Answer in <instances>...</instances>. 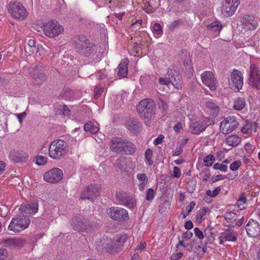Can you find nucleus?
Returning a JSON list of instances; mask_svg holds the SVG:
<instances>
[{
    "instance_id": "34",
    "label": "nucleus",
    "mask_w": 260,
    "mask_h": 260,
    "mask_svg": "<svg viewBox=\"0 0 260 260\" xmlns=\"http://www.w3.org/2000/svg\"><path fill=\"white\" fill-rule=\"evenodd\" d=\"M85 131L89 132L91 134H96L99 130V127L94 125L91 122H88L84 125Z\"/></svg>"
},
{
    "instance_id": "17",
    "label": "nucleus",
    "mask_w": 260,
    "mask_h": 260,
    "mask_svg": "<svg viewBox=\"0 0 260 260\" xmlns=\"http://www.w3.org/2000/svg\"><path fill=\"white\" fill-rule=\"evenodd\" d=\"M116 199L120 204L123 205L129 208H134L136 205L135 199L126 193H116Z\"/></svg>"
},
{
    "instance_id": "50",
    "label": "nucleus",
    "mask_w": 260,
    "mask_h": 260,
    "mask_svg": "<svg viewBox=\"0 0 260 260\" xmlns=\"http://www.w3.org/2000/svg\"><path fill=\"white\" fill-rule=\"evenodd\" d=\"M154 197V190L152 188H149L147 189L146 193V200L147 201H151L153 199Z\"/></svg>"
},
{
    "instance_id": "38",
    "label": "nucleus",
    "mask_w": 260,
    "mask_h": 260,
    "mask_svg": "<svg viewBox=\"0 0 260 260\" xmlns=\"http://www.w3.org/2000/svg\"><path fill=\"white\" fill-rule=\"evenodd\" d=\"M33 74H45L44 68L43 63H39L36 64L32 69Z\"/></svg>"
},
{
    "instance_id": "54",
    "label": "nucleus",
    "mask_w": 260,
    "mask_h": 260,
    "mask_svg": "<svg viewBox=\"0 0 260 260\" xmlns=\"http://www.w3.org/2000/svg\"><path fill=\"white\" fill-rule=\"evenodd\" d=\"M194 233L196 236L200 240H202L204 238L203 233L198 228H195L194 229Z\"/></svg>"
},
{
    "instance_id": "21",
    "label": "nucleus",
    "mask_w": 260,
    "mask_h": 260,
    "mask_svg": "<svg viewBox=\"0 0 260 260\" xmlns=\"http://www.w3.org/2000/svg\"><path fill=\"white\" fill-rule=\"evenodd\" d=\"M39 204L37 202H33L31 203L22 205L19 210L22 214L32 215L38 211Z\"/></svg>"
},
{
    "instance_id": "42",
    "label": "nucleus",
    "mask_w": 260,
    "mask_h": 260,
    "mask_svg": "<svg viewBox=\"0 0 260 260\" xmlns=\"http://www.w3.org/2000/svg\"><path fill=\"white\" fill-rule=\"evenodd\" d=\"M258 75H259V74L257 66L255 64H251L250 66L249 77H252Z\"/></svg>"
},
{
    "instance_id": "58",
    "label": "nucleus",
    "mask_w": 260,
    "mask_h": 260,
    "mask_svg": "<svg viewBox=\"0 0 260 260\" xmlns=\"http://www.w3.org/2000/svg\"><path fill=\"white\" fill-rule=\"evenodd\" d=\"M8 255V251L5 248L0 249V260H4Z\"/></svg>"
},
{
    "instance_id": "24",
    "label": "nucleus",
    "mask_w": 260,
    "mask_h": 260,
    "mask_svg": "<svg viewBox=\"0 0 260 260\" xmlns=\"http://www.w3.org/2000/svg\"><path fill=\"white\" fill-rule=\"evenodd\" d=\"M243 24L245 28L252 30L257 26V22L252 16L245 15L243 20Z\"/></svg>"
},
{
    "instance_id": "27",
    "label": "nucleus",
    "mask_w": 260,
    "mask_h": 260,
    "mask_svg": "<svg viewBox=\"0 0 260 260\" xmlns=\"http://www.w3.org/2000/svg\"><path fill=\"white\" fill-rule=\"evenodd\" d=\"M116 166L122 171H125L127 169V161L125 157H120L116 162Z\"/></svg>"
},
{
    "instance_id": "6",
    "label": "nucleus",
    "mask_w": 260,
    "mask_h": 260,
    "mask_svg": "<svg viewBox=\"0 0 260 260\" xmlns=\"http://www.w3.org/2000/svg\"><path fill=\"white\" fill-rule=\"evenodd\" d=\"M71 224L74 230L81 232H90L95 227V224L88 218L83 216L74 217L72 219Z\"/></svg>"
},
{
    "instance_id": "29",
    "label": "nucleus",
    "mask_w": 260,
    "mask_h": 260,
    "mask_svg": "<svg viewBox=\"0 0 260 260\" xmlns=\"http://www.w3.org/2000/svg\"><path fill=\"white\" fill-rule=\"evenodd\" d=\"M222 27V25L221 23L217 21H215V22H213L210 24L207 25V28L209 30L214 31L216 34H219Z\"/></svg>"
},
{
    "instance_id": "49",
    "label": "nucleus",
    "mask_w": 260,
    "mask_h": 260,
    "mask_svg": "<svg viewBox=\"0 0 260 260\" xmlns=\"http://www.w3.org/2000/svg\"><path fill=\"white\" fill-rule=\"evenodd\" d=\"M47 158L44 156H38L36 157V163L38 165H44L47 162Z\"/></svg>"
},
{
    "instance_id": "31",
    "label": "nucleus",
    "mask_w": 260,
    "mask_h": 260,
    "mask_svg": "<svg viewBox=\"0 0 260 260\" xmlns=\"http://www.w3.org/2000/svg\"><path fill=\"white\" fill-rule=\"evenodd\" d=\"M167 76L168 77L169 82L173 85L178 84L180 83V76L178 74L175 75L172 73V71H168Z\"/></svg>"
},
{
    "instance_id": "16",
    "label": "nucleus",
    "mask_w": 260,
    "mask_h": 260,
    "mask_svg": "<svg viewBox=\"0 0 260 260\" xmlns=\"http://www.w3.org/2000/svg\"><path fill=\"white\" fill-rule=\"evenodd\" d=\"M203 83L211 90L214 91L217 88V81L213 73L210 71H205L201 74Z\"/></svg>"
},
{
    "instance_id": "25",
    "label": "nucleus",
    "mask_w": 260,
    "mask_h": 260,
    "mask_svg": "<svg viewBox=\"0 0 260 260\" xmlns=\"http://www.w3.org/2000/svg\"><path fill=\"white\" fill-rule=\"evenodd\" d=\"M241 142L240 137L237 135H231L225 139V142L232 147L237 146Z\"/></svg>"
},
{
    "instance_id": "5",
    "label": "nucleus",
    "mask_w": 260,
    "mask_h": 260,
    "mask_svg": "<svg viewBox=\"0 0 260 260\" xmlns=\"http://www.w3.org/2000/svg\"><path fill=\"white\" fill-rule=\"evenodd\" d=\"M74 47L81 54L89 56L94 50L93 44L84 36H78L74 39Z\"/></svg>"
},
{
    "instance_id": "19",
    "label": "nucleus",
    "mask_w": 260,
    "mask_h": 260,
    "mask_svg": "<svg viewBox=\"0 0 260 260\" xmlns=\"http://www.w3.org/2000/svg\"><path fill=\"white\" fill-rule=\"evenodd\" d=\"M208 119H204L203 120L196 121L191 123L189 126V129L191 133L198 135L204 131L209 126L207 123Z\"/></svg>"
},
{
    "instance_id": "48",
    "label": "nucleus",
    "mask_w": 260,
    "mask_h": 260,
    "mask_svg": "<svg viewBox=\"0 0 260 260\" xmlns=\"http://www.w3.org/2000/svg\"><path fill=\"white\" fill-rule=\"evenodd\" d=\"M221 190L220 186L216 187L213 191L208 190L206 192V194L210 197H215L218 194Z\"/></svg>"
},
{
    "instance_id": "2",
    "label": "nucleus",
    "mask_w": 260,
    "mask_h": 260,
    "mask_svg": "<svg viewBox=\"0 0 260 260\" xmlns=\"http://www.w3.org/2000/svg\"><path fill=\"white\" fill-rule=\"evenodd\" d=\"M110 148L117 154L132 155L136 150L135 145L130 141L122 138L115 137L111 140Z\"/></svg>"
},
{
    "instance_id": "9",
    "label": "nucleus",
    "mask_w": 260,
    "mask_h": 260,
    "mask_svg": "<svg viewBox=\"0 0 260 260\" xmlns=\"http://www.w3.org/2000/svg\"><path fill=\"white\" fill-rule=\"evenodd\" d=\"M63 27L56 20H51L44 26V34L49 37L54 38L59 35L63 31Z\"/></svg>"
},
{
    "instance_id": "64",
    "label": "nucleus",
    "mask_w": 260,
    "mask_h": 260,
    "mask_svg": "<svg viewBox=\"0 0 260 260\" xmlns=\"http://www.w3.org/2000/svg\"><path fill=\"white\" fill-rule=\"evenodd\" d=\"M183 152V149L182 147L179 146V147L176 148V150L173 152L172 155L173 156H176L180 155Z\"/></svg>"
},
{
    "instance_id": "39",
    "label": "nucleus",
    "mask_w": 260,
    "mask_h": 260,
    "mask_svg": "<svg viewBox=\"0 0 260 260\" xmlns=\"http://www.w3.org/2000/svg\"><path fill=\"white\" fill-rule=\"evenodd\" d=\"M212 229L208 226L205 230V237L210 242H212L214 240V234L211 232Z\"/></svg>"
},
{
    "instance_id": "40",
    "label": "nucleus",
    "mask_w": 260,
    "mask_h": 260,
    "mask_svg": "<svg viewBox=\"0 0 260 260\" xmlns=\"http://www.w3.org/2000/svg\"><path fill=\"white\" fill-rule=\"evenodd\" d=\"M246 199L244 193H242L240 194V197L237 202V205L238 207L242 210L244 208L243 206L246 203Z\"/></svg>"
},
{
    "instance_id": "11",
    "label": "nucleus",
    "mask_w": 260,
    "mask_h": 260,
    "mask_svg": "<svg viewBox=\"0 0 260 260\" xmlns=\"http://www.w3.org/2000/svg\"><path fill=\"white\" fill-rule=\"evenodd\" d=\"M239 123L235 116H230L222 121L220 125V132L223 134L232 133L238 126Z\"/></svg>"
},
{
    "instance_id": "44",
    "label": "nucleus",
    "mask_w": 260,
    "mask_h": 260,
    "mask_svg": "<svg viewBox=\"0 0 260 260\" xmlns=\"http://www.w3.org/2000/svg\"><path fill=\"white\" fill-rule=\"evenodd\" d=\"M183 21L182 19H178L172 22L169 26L170 30L173 31L182 25Z\"/></svg>"
},
{
    "instance_id": "57",
    "label": "nucleus",
    "mask_w": 260,
    "mask_h": 260,
    "mask_svg": "<svg viewBox=\"0 0 260 260\" xmlns=\"http://www.w3.org/2000/svg\"><path fill=\"white\" fill-rule=\"evenodd\" d=\"M142 23V20L141 19L136 20L135 22L133 23L131 27L133 29H139L141 24Z\"/></svg>"
},
{
    "instance_id": "41",
    "label": "nucleus",
    "mask_w": 260,
    "mask_h": 260,
    "mask_svg": "<svg viewBox=\"0 0 260 260\" xmlns=\"http://www.w3.org/2000/svg\"><path fill=\"white\" fill-rule=\"evenodd\" d=\"M153 152L150 149H147L145 152V158L147 161V164L149 166L152 165L153 161L151 158L152 157Z\"/></svg>"
},
{
    "instance_id": "53",
    "label": "nucleus",
    "mask_w": 260,
    "mask_h": 260,
    "mask_svg": "<svg viewBox=\"0 0 260 260\" xmlns=\"http://www.w3.org/2000/svg\"><path fill=\"white\" fill-rule=\"evenodd\" d=\"M137 178L141 182L147 183L148 181V178H147L146 175L144 173L138 174L137 175Z\"/></svg>"
},
{
    "instance_id": "12",
    "label": "nucleus",
    "mask_w": 260,
    "mask_h": 260,
    "mask_svg": "<svg viewBox=\"0 0 260 260\" xmlns=\"http://www.w3.org/2000/svg\"><path fill=\"white\" fill-rule=\"evenodd\" d=\"M240 4L239 0H224L221 9V13L225 17L233 15Z\"/></svg>"
},
{
    "instance_id": "35",
    "label": "nucleus",
    "mask_w": 260,
    "mask_h": 260,
    "mask_svg": "<svg viewBox=\"0 0 260 260\" xmlns=\"http://www.w3.org/2000/svg\"><path fill=\"white\" fill-rule=\"evenodd\" d=\"M251 121H246L243 127L241 128V132L243 134H250L252 131H254L253 127L251 125Z\"/></svg>"
},
{
    "instance_id": "59",
    "label": "nucleus",
    "mask_w": 260,
    "mask_h": 260,
    "mask_svg": "<svg viewBox=\"0 0 260 260\" xmlns=\"http://www.w3.org/2000/svg\"><path fill=\"white\" fill-rule=\"evenodd\" d=\"M181 176L180 169L177 167H174L173 168V176L175 178H179Z\"/></svg>"
},
{
    "instance_id": "62",
    "label": "nucleus",
    "mask_w": 260,
    "mask_h": 260,
    "mask_svg": "<svg viewBox=\"0 0 260 260\" xmlns=\"http://www.w3.org/2000/svg\"><path fill=\"white\" fill-rule=\"evenodd\" d=\"M196 205V203L192 201L190 202L189 205L187 206L186 208L187 215H189L190 212L192 211V210L194 208V206Z\"/></svg>"
},
{
    "instance_id": "13",
    "label": "nucleus",
    "mask_w": 260,
    "mask_h": 260,
    "mask_svg": "<svg viewBox=\"0 0 260 260\" xmlns=\"http://www.w3.org/2000/svg\"><path fill=\"white\" fill-rule=\"evenodd\" d=\"M229 84L231 88L238 91L242 88L243 85V77L242 72L237 69H234L230 75Z\"/></svg>"
},
{
    "instance_id": "1",
    "label": "nucleus",
    "mask_w": 260,
    "mask_h": 260,
    "mask_svg": "<svg viewBox=\"0 0 260 260\" xmlns=\"http://www.w3.org/2000/svg\"><path fill=\"white\" fill-rule=\"evenodd\" d=\"M139 116L147 125L156 116V108L154 101L150 99L142 100L137 106Z\"/></svg>"
},
{
    "instance_id": "63",
    "label": "nucleus",
    "mask_w": 260,
    "mask_h": 260,
    "mask_svg": "<svg viewBox=\"0 0 260 260\" xmlns=\"http://www.w3.org/2000/svg\"><path fill=\"white\" fill-rule=\"evenodd\" d=\"M164 139V136L162 135H160L157 138H156L154 140L153 144L155 145H158L162 142V140Z\"/></svg>"
},
{
    "instance_id": "26",
    "label": "nucleus",
    "mask_w": 260,
    "mask_h": 260,
    "mask_svg": "<svg viewBox=\"0 0 260 260\" xmlns=\"http://www.w3.org/2000/svg\"><path fill=\"white\" fill-rule=\"evenodd\" d=\"M46 80L45 74H33L32 82L34 85H41Z\"/></svg>"
},
{
    "instance_id": "32",
    "label": "nucleus",
    "mask_w": 260,
    "mask_h": 260,
    "mask_svg": "<svg viewBox=\"0 0 260 260\" xmlns=\"http://www.w3.org/2000/svg\"><path fill=\"white\" fill-rule=\"evenodd\" d=\"M9 158L14 162H19L23 160L22 154L18 152L14 151L10 152Z\"/></svg>"
},
{
    "instance_id": "37",
    "label": "nucleus",
    "mask_w": 260,
    "mask_h": 260,
    "mask_svg": "<svg viewBox=\"0 0 260 260\" xmlns=\"http://www.w3.org/2000/svg\"><path fill=\"white\" fill-rule=\"evenodd\" d=\"M215 160V156L212 154H209L204 158V163L206 167L211 166Z\"/></svg>"
},
{
    "instance_id": "3",
    "label": "nucleus",
    "mask_w": 260,
    "mask_h": 260,
    "mask_svg": "<svg viewBox=\"0 0 260 260\" xmlns=\"http://www.w3.org/2000/svg\"><path fill=\"white\" fill-rule=\"evenodd\" d=\"M68 153L67 143L61 139L54 140L51 142L48 155L52 159L60 160L65 158Z\"/></svg>"
},
{
    "instance_id": "46",
    "label": "nucleus",
    "mask_w": 260,
    "mask_h": 260,
    "mask_svg": "<svg viewBox=\"0 0 260 260\" xmlns=\"http://www.w3.org/2000/svg\"><path fill=\"white\" fill-rule=\"evenodd\" d=\"M235 213L233 212H227L224 215L225 220L230 222H232L236 220Z\"/></svg>"
},
{
    "instance_id": "22",
    "label": "nucleus",
    "mask_w": 260,
    "mask_h": 260,
    "mask_svg": "<svg viewBox=\"0 0 260 260\" xmlns=\"http://www.w3.org/2000/svg\"><path fill=\"white\" fill-rule=\"evenodd\" d=\"M129 60L127 58H124L121 60L120 63L118 66V71L117 72V76L119 78L126 77L128 73V65Z\"/></svg>"
},
{
    "instance_id": "15",
    "label": "nucleus",
    "mask_w": 260,
    "mask_h": 260,
    "mask_svg": "<svg viewBox=\"0 0 260 260\" xmlns=\"http://www.w3.org/2000/svg\"><path fill=\"white\" fill-rule=\"evenodd\" d=\"M63 172L61 170L54 168L45 173L44 175V180L49 183H55L62 180Z\"/></svg>"
},
{
    "instance_id": "10",
    "label": "nucleus",
    "mask_w": 260,
    "mask_h": 260,
    "mask_svg": "<svg viewBox=\"0 0 260 260\" xmlns=\"http://www.w3.org/2000/svg\"><path fill=\"white\" fill-rule=\"evenodd\" d=\"M107 213L111 219L116 221H123L128 219L127 211L120 207H112L107 209Z\"/></svg>"
},
{
    "instance_id": "23",
    "label": "nucleus",
    "mask_w": 260,
    "mask_h": 260,
    "mask_svg": "<svg viewBox=\"0 0 260 260\" xmlns=\"http://www.w3.org/2000/svg\"><path fill=\"white\" fill-rule=\"evenodd\" d=\"M126 126L131 132L135 134L139 131L141 124L138 119L129 118L126 122Z\"/></svg>"
},
{
    "instance_id": "45",
    "label": "nucleus",
    "mask_w": 260,
    "mask_h": 260,
    "mask_svg": "<svg viewBox=\"0 0 260 260\" xmlns=\"http://www.w3.org/2000/svg\"><path fill=\"white\" fill-rule=\"evenodd\" d=\"M158 107L162 111V112H165L168 110V105L164 101L161 99H159L158 103Z\"/></svg>"
},
{
    "instance_id": "8",
    "label": "nucleus",
    "mask_w": 260,
    "mask_h": 260,
    "mask_svg": "<svg viewBox=\"0 0 260 260\" xmlns=\"http://www.w3.org/2000/svg\"><path fill=\"white\" fill-rule=\"evenodd\" d=\"M30 223V220L29 218L25 216L20 215L12 219L8 226V229L14 232L18 233L26 229Z\"/></svg>"
},
{
    "instance_id": "4",
    "label": "nucleus",
    "mask_w": 260,
    "mask_h": 260,
    "mask_svg": "<svg viewBox=\"0 0 260 260\" xmlns=\"http://www.w3.org/2000/svg\"><path fill=\"white\" fill-rule=\"evenodd\" d=\"M127 239V235L126 234L117 235L113 239H107L105 244L103 243L104 247L109 253H118L122 249Z\"/></svg>"
},
{
    "instance_id": "7",
    "label": "nucleus",
    "mask_w": 260,
    "mask_h": 260,
    "mask_svg": "<svg viewBox=\"0 0 260 260\" xmlns=\"http://www.w3.org/2000/svg\"><path fill=\"white\" fill-rule=\"evenodd\" d=\"M8 10L11 16L16 19L23 20L27 16L25 8L18 2H11L8 6Z\"/></svg>"
},
{
    "instance_id": "20",
    "label": "nucleus",
    "mask_w": 260,
    "mask_h": 260,
    "mask_svg": "<svg viewBox=\"0 0 260 260\" xmlns=\"http://www.w3.org/2000/svg\"><path fill=\"white\" fill-rule=\"evenodd\" d=\"M25 242L21 239L16 238H7L4 239L1 244L4 247L10 248L14 249L17 247L20 248L23 246Z\"/></svg>"
},
{
    "instance_id": "47",
    "label": "nucleus",
    "mask_w": 260,
    "mask_h": 260,
    "mask_svg": "<svg viewBox=\"0 0 260 260\" xmlns=\"http://www.w3.org/2000/svg\"><path fill=\"white\" fill-rule=\"evenodd\" d=\"M213 168L214 170H219L224 172H225L228 171V166L226 165L219 163L215 164L213 167Z\"/></svg>"
},
{
    "instance_id": "61",
    "label": "nucleus",
    "mask_w": 260,
    "mask_h": 260,
    "mask_svg": "<svg viewBox=\"0 0 260 260\" xmlns=\"http://www.w3.org/2000/svg\"><path fill=\"white\" fill-rule=\"evenodd\" d=\"M183 255V254L182 252H179L178 253H173L172 254V255L171 256V260H178L182 257Z\"/></svg>"
},
{
    "instance_id": "60",
    "label": "nucleus",
    "mask_w": 260,
    "mask_h": 260,
    "mask_svg": "<svg viewBox=\"0 0 260 260\" xmlns=\"http://www.w3.org/2000/svg\"><path fill=\"white\" fill-rule=\"evenodd\" d=\"M226 177L225 176H223L222 175H218L216 176H213L211 178V180L213 183L215 182L220 180H223L225 179Z\"/></svg>"
},
{
    "instance_id": "33",
    "label": "nucleus",
    "mask_w": 260,
    "mask_h": 260,
    "mask_svg": "<svg viewBox=\"0 0 260 260\" xmlns=\"http://www.w3.org/2000/svg\"><path fill=\"white\" fill-rule=\"evenodd\" d=\"M246 105L245 100L242 98H239L235 101L234 108L235 110H241Z\"/></svg>"
},
{
    "instance_id": "18",
    "label": "nucleus",
    "mask_w": 260,
    "mask_h": 260,
    "mask_svg": "<svg viewBox=\"0 0 260 260\" xmlns=\"http://www.w3.org/2000/svg\"><path fill=\"white\" fill-rule=\"evenodd\" d=\"M246 230L249 237L255 238L260 235V225L257 221L250 219L246 225Z\"/></svg>"
},
{
    "instance_id": "56",
    "label": "nucleus",
    "mask_w": 260,
    "mask_h": 260,
    "mask_svg": "<svg viewBox=\"0 0 260 260\" xmlns=\"http://www.w3.org/2000/svg\"><path fill=\"white\" fill-rule=\"evenodd\" d=\"M158 80L159 82L162 85H168L170 83L167 74L166 75L165 78L160 77Z\"/></svg>"
},
{
    "instance_id": "51",
    "label": "nucleus",
    "mask_w": 260,
    "mask_h": 260,
    "mask_svg": "<svg viewBox=\"0 0 260 260\" xmlns=\"http://www.w3.org/2000/svg\"><path fill=\"white\" fill-rule=\"evenodd\" d=\"M58 109L59 110H60L62 115H64L65 116L70 115V111L67 106L64 105H59Z\"/></svg>"
},
{
    "instance_id": "43",
    "label": "nucleus",
    "mask_w": 260,
    "mask_h": 260,
    "mask_svg": "<svg viewBox=\"0 0 260 260\" xmlns=\"http://www.w3.org/2000/svg\"><path fill=\"white\" fill-rule=\"evenodd\" d=\"M152 31L154 35H161L162 30L161 25L158 23H155L152 26Z\"/></svg>"
},
{
    "instance_id": "28",
    "label": "nucleus",
    "mask_w": 260,
    "mask_h": 260,
    "mask_svg": "<svg viewBox=\"0 0 260 260\" xmlns=\"http://www.w3.org/2000/svg\"><path fill=\"white\" fill-rule=\"evenodd\" d=\"M205 107L207 109L210 110L212 113L214 115H217L220 110L219 106L211 101L206 102Z\"/></svg>"
},
{
    "instance_id": "55",
    "label": "nucleus",
    "mask_w": 260,
    "mask_h": 260,
    "mask_svg": "<svg viewBox=\"0 0 260 260\" xmlns=\"http://www.w3.org/2000/svg\"><path fill=\"white\" fill-rule=\"evenodd\" d=\"M103 91V88L100 86H96L94 89V95L95 98H98Z\"/></svg>"
},
{
    "instance_id": "30",
    "label": "nucleus",
    "mask_w": 260,
    "mask_h": 260,
    "mask_svg": "<svg viewBox=\"0 0 260 260\" xmlns=\"http://www.w3.org/2000/svg\"><path fill=\"white\" fill-rule=\"evenodd\" d=\"M249 84L254 88L260 89V75L249 77Z\"/></svg>"
},
{
    "instance_id": "14",
    "label": "nucleus",
    "mask_w": 260,
    "mask_h": 260,
    "mask_svg": "<svg viewBox=\"0 0 260 260\" xmlns=\"http://www.w3.org/2000/svg\"><path fill=\"white\" fill-rule=\"evenodd\" d=\"M99 187L97 184H91L85 187L82 191L80 199L84 200H94L99 195Z\"/></svg>"
},
{
    "instance_id": "36",
    "label": "nucleus",
    "mask_w": 260,
    "mask_h": 260,
    "mask_svg": "<svg viewBox=\"0 0 260 260\" xmlns=\"http://www.w3.org/2000/svg\"><path fill=\"white\" fill-rule=\"evenodd\" d=\"M222 237L224 238L226 241L235 242L237 241V237L233 234L232 232L228 231V232H225L222 233Z\"/></svg>"
},
{
    "instance_id": "52",
    "label": "nucleus",
    "mask_w": 260,
    "mask_h": 260,
    "mask_svg": "<svg viewBox=\"0 0 260 260\" xmlns=\"http://www.w3.org/2000/svg\"><path fill=\"white\" fill-rule=\"evenodd\" d=\"M241 165V162L239 160L234 161L230 166V169L232 171L237 170Z\"/></svg>"
}]
</instances>
